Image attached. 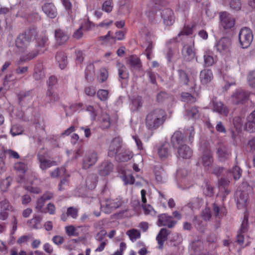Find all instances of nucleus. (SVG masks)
I'll return each instance as SVG.
<instances>
[{"instance_id":"obj_12","label":"nucleus","mask_w":255,"mask_h":255,"mask_svg":"<svg viewBox=\"0 0 255 255\" xmlns=\"http://www.w3.org/2000/svg\"><path fill=\"white\" fill-rule=\"evenodd\" d=\"M217 155L218 159L221 162L228 160L231 155L230 150L223 143H219L217 147Z\"/></svg>"},{"instance_id":"obj_31","label":"nucleus","mask_w":255,"mask_h":255,"mask_svg":"<svg viewBox=\"0 0 255 255\" xmlns=\"http://www.w3.org/2000/svg\"><path fill=\"white\" fill-rule=\"evenodd\" d=\"M188 119L194 118L197 119L200 116V113L197 107H192L190 109L186 110L184 115Z\"/></svg>"},{"instance_id":"obj_11","label":"nucleus","mask_w":255,"mask_h":255,"mask_svg":"<svg viewBox=\"0 0 255 255\" xmlns=\"http://www.w3.org/2000/svg\"><path fill=\"white\" fill-rule=\"evenodd\" d=\"M235 199L239 209L246 207L248 200V193L245 190L238 189L236 193Z\"/></svg>"},{"instance_id":"obj_36","label":"nucleus","mask_w":255,"mask_h":255,"mask_svg":"<svg viewBox=\"0 0 255 255\" xmlns=\"http://www.w3.org/2000/svg\"><path fill=\"white\" fill-rule=\"evenodd\" d=\"M97 182V177L95 174L89 175L86 179V186L88 189L92 190L95 188Z\"/></svg>"},{"instance_id":"obj_13","label":"nucleus","mask_w":255,"mask_h":255,"mask_svg":"<svg viewBox=\"0 0 255 255\" xmlns=\"http://www.w3.org/2000/svg\"><path fill=\"white\" fill-rule=\"evenodd\" d=\"M122 146V139L120 137H115L111 141L109 146L108 155L115 156L120 151Z\"/></svg>"},{"instance_id":"obj_47","label":"nucleus","mask_w":255,"mask_h":255,"mask_svg":"<svg viewBox=\"0 0 255 255\" xmlns=\"http://www.w3.org/2000/svg\"><path fill=\"white\" fill-rule=\"evenodd\" d=\"M23 131L22 127L18 125H13L10 129V133L13 136L21 134Z\"/></svg>"},{"instance_id":"obj_59","label":"nucleus","mask_w":255,"mask_h":255,"mask_svg":"<svg viewBox=\"0 0 255 255\" xmlns=\"http://www.w3.org/2000/svg\"><path fill=\"white\" fill-rule=\"evenodd\" d=\"M249 85L252 87L255 88V71L251 72L248 77Z\"/></svg>"},{"instance_id":"obj_54","label":"nucleus","mask_w":255,"mask_h":255,"mask_svg":"<svg viewBox=\"0 0 255 255\" xmlns=\"http://www.w3.org/2000/svg\"><path fill=\"white\" fill-rule=\"evenodd\" d=\"M204 64L206 66H212L214 63V60L212 56L209 55L208 53H206L204 55Z\"/></svg>"},{"instance_id":"obj_52","label":"nucleus","mask_w":255,"mask_h":255,"mask_svg":"<svg viewBox=\"0 0 255 255\" xmlns=\"http://www.w3.org/2000/svg\"><path fill=\"white\" fill-rule=\"evenodd\" d=\"M213 187L208 183H206L203 190L204 194L209 197H212L214 195Z\"/></svg>"},{"instance_id":"obj_4","label":"nucleus","mask_w":255,"mask_h":255,"mask_svg":"<svg viewBox=\"0 0 255 255\" xmlns=\"http://www.w3.org/2000/svg\"><path fill=\"white\" fill-rule=\"evenodd\" d=\"M35 37V48L21 57L19 61L17 62L18 64H20L21 61H30L35 58L39 53H43L42 49L44 48L47 45L48 38L44 34L36 35Z\"/></svg>"},{"instance_id":"obj_38","label":"nucleus","mask_w":255,"mask_h":255,"mask_svg":"<svg viewBox=\"0 0 255 255\" xmlns=\"http://www.w3.org/2000/svg\"><path fill=\"white\" fill-rule=\"evenodd\" d=\"M62 4L69 15L72 16L75 11V5H73L70 0H62Z\"/></svg>"},{"instance_id":"obj_40","label":"nucleus","mask_w":255,"mask_h":255,"mask_svg":"<svg viewBox=\"0 0 255 255\" xmlns=\"http://www.w3.org/2000/svg\"><path fill=\"white\" fill-rule=\"evenodd\" d=\"M59 100L58 95L52 92L50 89H48L46 93V97L45 101L47 103H54L58 102Z\"/></svg>"},{"instance_id":"obj_50","label":"nucleus","mask_w":255,"mask_h":255,"mask_svg":"<svg viewBox=\"0 0 255 255\" xmlns=\"http://www.w3.org/2000/svg\"><path fill=\"white\" fill-rule=\"evenodd\" d=\"M17 61V63L19 61ZM24 61H21L20 65L22 64ZM17 65H20V64H18ZM28 67L27 66L21 67L20 66H18L15 69V72L17 75H25L28 72Z\"/></svg>"},{"instance_id":"obj_19","label":"nucleus","mask_w":255,"mask_h":255,"mask_svg":"<svg viewBox=\"0 0 255 255\" xmlns=\"http://www.w3.org/2000/svg\"><path fill=\"white\" fill-rule=\"evenodd\" d=\"M170 234V231L165 228H162L156 236V240L160 250L163 249L164 242L167 239V236Z\"/></svg>"},{"instance_id":"obj_42","label":"nucleus","mask_w":255,"mask_h":255,"mask_svg":"<svg viewBox=\"0 0 255 255\" xmlns=\"http://www.w3.org/2000/svg\"><path fill=\"white\" fill-rule=\"evenodd\" d=\"M181 98L182 101L187 103H194L196 101L195 97L191 94L187 92H183L181 95Z\"/></svg>"},{"instance_id":"obj_34","label":"nucleus","mask_w":255,"mask_h":255,"mask_svg":"<svg viewBox=\"0 0 255 255\" xmlns=\"http://www.w3.org/2000/svg\"><path fill=\"white\" fill-rule=\"evenodd\" d=\"M128 63L131 67L138 69L141 67V64L140 59L136 56L132 55L130 56L128 60Z\"/></svg>"},{"instance_id":"obj_58","label":"nucleus","mask_w":255,"mask_h":255,"mask_svg":"<svg viewBox=\"0 0 255 255\" xmlns=\"http://www.w3.org/2000/svg\"><path fill=\"white\" fill-rule=\"evenodd\" d=\"M136 245L137 247L140 248L138 251V254L139 255H146L148 253L147 248L142 243L138 242Z\"/></svg>"},{"instance_id":"obj_9","label":"nucleus","mask_w":255,"mask_h":255,"mask_svg":"<svg viewBox=\"0 0 255 255\" xmlns=\"http://www.w3.org/2000/svg\"><path fill=\"white\" fill-rule=\"evenodd\" d=\"M99 159L98 154L94 151H90L86 153L83 159L82 166L85 169L93 166Z\"/></svg>"},{"instance_id":"obj_23","label":"nucleus","mask_w":255,"mask_h":255,"mask_svg":"<svg viewBox=\"0 0 255 255\" xmlns=\"http://www.w3.org/2000/svg\"><path fill=\"white\" fill-rule=\"evenodd\" d=\"M42 8L43 12L49 18H53L57 16V9L52 3H45Z\"/></svg>"},{"instance_id":"obj_64","label":"nucleus","mask_w":255,"mask_h":255,"mask_svg":"<svg viewBox=\"0 0 255 255\" xmlns=\"http://www.w3.org/2000/svg\"><path fill=\"white\" fill-rule=\"evenodd\" d=\"M246 129L250 132H255V123L250 121L247 122L246 125Z\"/></svg>"},{"instance_id":"obj_55","label":"nucleus","mask_w":255,"mask_h":255,"mask_svg":"<svg viewBox=\"0 0 255 255\" xmlns=\"http://www.w3.org/2000/svg\"><path fill=\"white\" fill-rule=\"evenodd\" d=\"M67 215L73 219H76L78 217V209L76 208L70 207L67 209Z\"/></svg>"},{"instance_id":"obj_18","label":"nucleus","mask_w":255,"mask_h":255,"mask_svg":"<svg viewBox=\"0 0 255 255\" xmlns=\"http://www.w3.org/2000/svg\"><path fill=\"white\" fill-rule=\"evenodd\" d=\"M54 196V194L52 192L50 191H46L44 193V194L40 197L36 202V209L39 211L41 212V210L43 207L44 205L45 202L47 200H49L53 198Z\"/></svg>"},{"instance_id":"obj_17","label":"nucleus","mask_w":255,"mask_h":255,"mask_svg":"<svg viewBox=\"0 0 255 255\" xmlns=\"http://www.w3.org/2000/svg\"><path fill=\"white\" fill-rule=\"evenodd\" d=\"M163 22L167 25H171L174 22V16L173 11L170 8L164 9L161 13Z\"/></svg>"},{"instance_id":"obj_37","label":"nucleus","mask_w":255,"mask_h":255,"mask_svg":"<svg viewBox=\"0 0 255 255\" xmlns=\"http://www.w3.org/2000/svg\"><path fill=\"white\" fill-rule=\"evenodd\" d=\"M118 66V73L120 79L126 80L128 78V72L126 67L122 64L119 63Z\"/></svg>"},{"instance_id":"obj_20","label":"nucleus","mask_w":255,"mask_h":255,"mask_svg":"<svg viewBox=\"0 0 255 255\" xmlns=\"http://www.w3.org/2000/svg\"><path fill=\"white\" fill-rule=\"evenodd\" d=\"M114 165L112 162L105 161L99 166V173L101 176L108 175L113 169Z\"/></svg>"},{"instance_id":"obj_51","label":"nucleus","mask_w":255,"mask_h":255,"mask_svg":"<svg viewBox=\"0 0 255 255\" xmlns=\"http://www.w3.org/2000/svg\"><path fill=\"white\" fill-rule=\"evenodd\" d=\"M109 92L106 90L101 89L97 92V96L98 98L102 101H105L108 98Z\"/></svg>"},{"instance_id":"obj_57","label":"nucleus","mask_w":255,"mask_h":255,"mask_svg":"<svg viewBox=\"0 0 255 255\" xmlns=\"http://www.w3.org/2000/svg\"><path fill=\"white\" fill-rule=\"evenodd\" d=\"M231 9L238 11L240 9L241 3L240 0H231L230 3Z\"/></svg>"},{"instance_id":"obj_1","label":"nucleus","mask_w":255,"mask_h":255,"mask_svg":"<svg viewBox=\"0 0 255 255\" xmlns=\"http://www.w3.org/2000/svg\"><path fill=\"white\" fill-rule=\"evenodd\" d=\"M195 131L193 127H190L184 130V134L180 131H175L171 138L173 147L177 149V156L184 159L190 158L192 155L191 148L185 144L186 136H188L189 142L193 140Z\"/></svg>"},{"instance_id":"obj_22","label":"nucleus","mask_w":255,"mask_h":255,"mask_svg":"<svg viewBox=\"0 0 255 255\" xmlns=\"http://www.w3.org/2000/svg\"><path fill=\"white\" fill-rule=\"evenodd\" d=\"M37 158L40 163V167L42 170H46L52 166L56 165V162L47 159L44 155L40 153L37 154Z\"/></svg>"},{"instance_id":"obj_15","label":"nucleus","mask_w":255,"mask_h":255,"mask_svg":"<svg viewBox=\"0 0 255 255\" xmlns=\"http://www.w3.org/2000/svg\"><path fill=\"white\" fill-rule=\"evenodd\" d=\"M182 53L186 61H191L195 56V52L193 45H186L183 47Z\"/></svg>"},{"instance_id":"obj_61","label":"nucleus","mask_w":255,"mask_h":255,"mask_svg":"<svg viewBox=\"0 0 255 255\" xmlns=\"http://www.w3.org/2000/svg\"><path fill=\"white\" fill-rule=\"evenodd\" d=\"M168 98V94L164 92H160L156 96V100L158 102H162Z\"/></svg>"},{"instance_id":"obj_16","label":"nucleus","mask_w":255,"mask_h":255,"mask_svg":"<svg viewBox=\"0 0 255 255\" xmlns=\"http://www.w3.org/2000/svg\"><path fill=\"white\" fill-rule=\"evenodd\" d=\"M205 168L208 169L211 167L213 163V158L211 152L206 150L202 154L200 160Z\"/></svg>"},{"instance_id":"obj_62","label":"nucleus","mask_w":255,"mask_h":255,"mask_svg":"<svg viewBox=\"0 0 255 255\" xmlns=\"http://www.w3.org/2000/svg\"><path fill=\"white\" fill-rule=\"evenodd\" d=\"M52 240L55 245L59 246L64 243L65 239L63 237L56 235L53 237Z\"/></svg>"},{"instance_id":"obj_25","label":"nucleus","mask_w":255,"mask_h":255,"mask_svg":"<svg viewBox=\"0 0 255 255\" xmlns=\"http://www.w3.org/2000/svg\"><path fill=\"white\" fill-rule=\"evenodd\" d=\"M169 147V144L165 142L158 147L157 153L161 160H164L166 159L170 155Z\"/></svg>"},{"instance_id":"obj_32","label":"nucleus","mask_w":255,"mask_h":255,"mask_svg":"<svg viewBox=\"0 0 255 255\" xmlns=\"http://www.w3.org/2000/svg\"><path fill=\"white\" fill-rule=\"evenodd\" d=\"M148 9L146 11V14L151 21L155 19V9L156 8V3L154 6V1H151L148 5Z\"/></svg>"},{"instance_id":"obj_3","label":"nucleus","mask_w":255,"mask_h":255,"mask_svg":"<svg viewBox=\"0 0 255 255\" xmlns=\"http://www.w3.org/2000/svg\"><path fill=\"white\" fill-rule=\"evenodd\" d=\"M37 30L34 27H29L22 33L19 34L15 40L16 47L22 52L28 53L31 50L29 46L32 38L36 35Z\"/></svg>"},{"instance_id":"obj_24","label":"nucleus","mask_w":255,"mask_h":255,"mask_svg":"<svg viewBox=\"0 0 255 255\" xmlns=\"http://www.w3.org/2000/svg\"><path fill=\"white\" fill-rule=\"evenodd\" d=\"M213 78V73L211 70L204 69L200 72V79L203 84L206 85L210 83Z\"/></svg>"},{"instance_id":"obj_35","label":"nucleus","mask_w":255,"mask_h":255,"mask_svg":"<svg viewBox=\"0 0 255 255\" xmlns=\"http://www.w3.org/2000/svg\"><path fill=\"white\" fill-rule=\"evenodd\" d=\"M153 38V34L150 32H148L146 34L145 41L147 44V47L145 49V52L152 53V49L153 45L152 41V39Z\"/></svg>"},{"instance_id":"obj_39","label":"nucleus","mask_w":255,"mask_h":255,"mask_svg":"<svg viewBox=\"0 0 255 255\" xmlns=\"http://www.w3.org/2000/svg\"><path fill=\"white\" fill-rule=\"evenodd\" d=\"M83 104L81 103L74 104L70 105L68 108H65V112L67 116L72 115L75 111L82 108Z\"/></svg>"},{"instance_id":"obj_14","label":"nucleus","mask_w":255,"mask_h":255,"mask_svg":"<svg viewBox=\"0 0 255 255\" xmlns=\"http://www.w3.org/2000/svg\"><path fill=\"white\" fill-rule=\"evenodd\" d=\"M230 45V39L228 37H223L217 42L215 46L219 52L224 53L229 50Z\"/></svg>"},{"instance_id":"obj_5","label":"nucleus","mask_w":255,"mask_h":255,"mask_svg":"<svg viewBox=\"0 0 255 255\" xmlns=\"http://www.w3.org/2000/svg\"><path fill=\"white\" fill-rule=\"evenodd\" d=\"M239 40L240 45L243 48H248L253 40L252 30L246 27L242 28L239 34Z\"/></svg>"},{"instance_id":"obj_41","label":"nucleus","mask_w":255,"mask_h":255,"mask_svg":"<svg viewBox=\"0 0 255 255\" xmlns=\"http://www.w3.org/2000/svg\"><path fill=\"white\" fill-rule=\"evenodd\" d=\"M127 235L129 237L132 242L135 241L140 237L139 231L134 229L128 230L127 232Z\"/></svg>"},{"instance_id":"obj_8","label":"nucleus","mask_w":255,"mask_h":255,"mask_svg":"<svg viewBox=\"0 0 255 255\" xmlns=\"http://www.w3.org/2000/svg\"><path fill=\"white\" fill-rule=\"evenodd\" d=\"M124 201L120 199H107L105 205H101V209L106 214L111 213L113 210L122 206Z\"/></svg>"},{"instance_id":"obj_63","label":"nucleus","mask_w":255,"mask_h":255,"mask_svg":"<svg viewBox=\"0 0 255 255\" xmlns=\"http://www.w3.org/2000/svg\"><path fill=\"white\" fill-rule=\"evenodd\" d=\"M216 130L220 133H226L227 131L225 127L222 122H218L216 126Z\"/></svg>"},{"instance_id":"obj_6","label":"nucleus","mask_w":255,"mask_h":255,"mask_svg":"<svg viewBox=\"0 0 255 255\" xmlns=\"http://www.w3.org/2000/svg\"><path fill=\"white\" fill-rule=\"evenodd\" d=\"M250 94L248 91L242 89L237 90L231 96L232 103L236 105H243L245 104L249 99Z\"/></svg>"},{"instance_id":"obj_7","label":"nucleus","mask_w":255,"mask_h":255,"mask_svg":"<svg viewBox=\"0 0 255 255\" xmlns=\"http://www.w3.org/2000/svg\"><path fill=\"white\" fill-rule=\"evenodd\" d=\"M220 23L224 29H229L233 27L235 24V18L227 11L219 13Z\"/></svg>"},{"instance_id":"obj_10","label":"nucleus","mask_w":255,"mask_h":255,"mask_svg":"<svg viewBox=\"0 0 255 255\" xmlns=\"http://www.w3.org/2000/svg\"><path fill=\"white\" fill-rule=\"evenodd\" d=\"M177 221L167 214H161L158 216L157 225L159 227L166 226L168 228H173L177 224Z\"/></svg>"},{"instance_id":"obj_27","label":"nucleus","mask_w":255,"mask_h":255,"mask_svg":"<svg viewBox=\"0 0 255 255\" xmlns=\"http://www.w3.org/2000/svg\"><path fill=\"white\" fill-rule=\"evenodd\" d=\"M155 180L159 183H163L166 179V174L163 168L160 166L154 167Z\"/></svg>"},{"instance_id":"obj_49","label":"nucleus","mask_w":255,"mask_h":255,"mask_svg":"<svg viewBox=\"0 0 255 255\" xmlns=\"http://www.w3.org/2000/svg\"><path fill=\"white\" fill-rule=\"evenodd\" d=\"M18 99L19 100V103L21 104L25 99L28 98V99H31V96L30 95V91H21L17 95Z\"/></svg>"},{"instance_id":"obj_56","label":"nucleus","mask_w":255,"mask_h":255,"mask_svg":"<svg viewBox=\"0 0 255 255\" xmlns=\"http://www.w3.org/2000/svg\"><path fill=\"white\" fill-rule=\"evenodd\" d=\"M232 173L235 180L239 179L242 175V170L241 168L238 166H234L232 170Z\"/></svg>"},{"instance_id":"obj_43","label":"nucleus","mask_w":255,"mask_h":255,"mask_svg":"<svg viewBox=\"0 0 255 255\" xmlns=\"http://www.w3.org/2000/svg\"><path fill=\"white\" fill-rule=\"evenodd\" d=\"M203 249V243L201 241H195L192 242L191 245V250H192L195 254L200 253Z\"/></svg>"},{"instance_id":"obj_28","label":"nucleus","mask_w":255,"mask_h":255,"mask_svg":"<svg viewBox=\"0 0 255 255\" xmlns=\"http://www.w3.org/2000/svg\"><path fill=\"white\" fill-rule=\"evenodd\" d=\"M202 204L203 200L202 198L198 197L194 198L184 207V208L188 207L193 211L194 210L199 209L201 207Z\"/></svg>"},{"instance_id":"obj_44","label":"nucleus","mask_w":255,"mask_h":255,"mask_svg":"<svg viewBox=\"0 0 255 255\" xmlns=\"http://www.w3.org/2000/svg\"><path fill=\"white\" fill-rule=\"evenodd\" d=\"M42 217L40 216H36L34 218L29 221L30 227L32 228L37 229L39 228Z\"/></svg>"},{"instance_id":"obj_33","label":"nucleus","mask_w":255,"mask_h":255,"mask_svg":"<svg viewBox=\"0 0 255 255\" xmlns=\"http://www.w3.org/2000/svg\"><path fill=\"white\" fill-rule=\"evenodd\" d=\"M115 156L116 160L120 162H127L132 157V154L129 151H124Z\"/></svg>"},{"instance_id":"obj_53","label":"nucleus","mask_w":255,"mask_h":255,"mask_svg":"<svg viewBox=\"0 0 255 255\" xmlns=\"http://www.w3.org/2000/svg\"><path fill=\"white\" fill-rule=\"evenodd\" d=\"M12 179L10 177H8L2 180L0 183V187L3 191H6L10 185Z\"/></svg>"},{"instance_id":"obj_48","label":"nucleus","mask_w":255,"mask_h":255,"mask_svg":"<svg viewBox=\"0 0 255 255\" xmlns=\"http://www.w3.org/2000/svg\"><path fill=\"white\" fill-rule=\"evenodd\" d=\"M65 231L66 234L69 237H77L79 236V233L77 232L76 228L72 225L66 226L65 227Z\"/></svg>"},{"instance_id":"obj_46","label":"nucleus","mask_w":255,"mask_h":255,"mask_svg":"<svg viewBox=\"0 0 255 255\" xmlns=\"http://www.w3.org/2000/svg\"><path fill=\"white\" fill-rule=\"evenodd\" d=\"M114 4L112 0H106L102 4V9L103 11L109 13L113 8Z\"/></svg>"},{"instance_id":"obj_45","label":"nucleus","mask_w":255,"mask_h":255,"mask_svg":"<svg viewBox=\"0 0 255 255\" xmlns=\"http://www.w3.org/2000/svg\"><path fill=\"white\" fill-rule=\"evenodd\" d=\"M14 168L19 173L24 174L27 170V166L23 162H17L14 164Z\"/></svg>"},{"instance_id":"obj_26","label":"nucleus","mask_w":255,"mask_h":255,"mask_svg":"<svg viewBox=\"0 0 255 255\" xmlns=\"http://www.w3.org/2000/svg\"><path fill=\"white\" fill-rule=\"evenodd\" d=\"M55 37L56 42L59 45L65 43L69 39L68 34L60 29L55 30Z\"/></svg>"},{"instance_id":"obj_2","label":"nucleus","mask_w":255,"mask_h":255,"mask_svg":"<svg viewBox=\"0 0 255 255\" xmlns=\"http://www.w3.org/2000/svg\"><path fill=\"white\" fill-rule=\"evenodd\" d=\"M166 117V112L161 109H156L150 111L145 120L146 128L150 130L157 129L164 124Z\"/></svg>"},{"instance_id":"obj_30","label":"nucleus","mask_w":255,"mask_h":255,"mask_svg":"<svg viewBox=\"0 0 255 255\" xmlns=\"http://www.w3.org/2000/svg\"><path fill=\"white\" fill-rule=\"evenodd\" d=\"M213 206V213L219 218L223 217L226 214V210L223 206H219L217 204L214 203Z\"/></svg>"},{"instance_id":"obj_60","label":"nucleus","mask_w":255,"mask_h":255,"mask_svg":"<svg viewBox=\"0 0 255 255\" xmlns=\"http://www.w3.org/2000/svg\"><path fill=\"white\" fill-rule=\"evenodd\" d=\"M178 72L181 81L183 84L187 85L189 82L187 74L183 70H179Z\"/></svg>"},{"instance_id":"obj_21","label":"nucleus","mask_w":255,"mask_h":255,"mask_svg":"<svg viewBox=\"0 0 255 255\" xmlns=\"http://www.w3.org/2000/svg\"><path fill=\"white\" fill-rule=\"evenodd\" d=\"M212 106L214 111H216L220 114L225 116L228 115L229 110L223 103L214 100L212 101Z\"/></svg>"},{"instance_id":"obj_29","label":"nucleus","mask_w":255,"mask_h":255,"mask_svg":"<svg viewBox=\"0 0 255 255\" xmlns=\"http://www.w3.org/2000/svg\"><path fill=\"white\" fill-rule=\"evenodd\" d=\"M56 59L59 63L61 69H64L67 64V56L64 52H58L56 55Z\"/></svg>"}]
</instances>
